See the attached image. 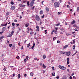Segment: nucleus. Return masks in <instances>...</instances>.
<instances>
[{
	"label": "nucleus",
	"mask_w": 79,
	"mask_h": 79,
	"mask_svg": "<svg viewBox=\"0 0 79 79\" xmlns=\"http://www.w3.org/2000/svg\"><path fill=\"white\" fill-rule=\"evenodd\" d=\"M73 26V27H77V25H76V24H74Z\"/></svg>",
	"instance_id": "obj_31"
},
{
	"label": "nucleus",
	"mask_w": 79,
	"mask_h": 79,
	"mask_svg": "<svg viewBox=\"0 0 79 79\" xmlns=\"http://www.w3.org/2000/svg\"><path fill=\"white\" fill-rule=\"evenodd\" d=\"M40 66H43V64H42V63H41L40 64Z\"/></svg>",
	"instance_id": "obj_62"
},
{
	"label": "nucleus",
	"mask_w": 79,
	"mask_h": 79,
	"mask_svg": "<svg viewBox=\"0 0 79 79\" xmlns=\"http://www.w3.org/2000/svg\"><path fill=\"white\" fill-rule=\"evenodd\" d=\"M76 47V46L75 45H73V50H75V47Z\"/></svg>",
	"instance_id": "obj_19"
},
{
	"label": "nucleus",
	"mask_w": 79,
	"mask_h": 79,
	"mask_svg": "<svg viewBox=\"0 0 79 79\" xmlns=\"http://www.w3.org/2000/svg\"><path fill=\"white\" fill-rule=\"evenodd\" d=\"M45 10L46 11H47L46 13H48V11H49V9L48 7H46L45 8Z\"/></svg>",
	"instance_id": "obj_9"
},
{
	"label": "nucleus",
	"mask_w": 79,
	"mask_h": 79,
	"mask_svg": "<svg viewBox=\"0 0 79 79\" xmlns=\"http://www.w3.org/2000/svg\"><path fill=\"white\" fill-rule=\"evenodd\" d=\"M77 11H79V7H77Z\"/></svg>",
	"instance_id": "obj_44"
},
{
	"label": "nucleus",
	"mask_w": 79,
	"mask_h": 79,
	"mask_svg": "<svg viewBox=\"0 0 79 79\" xmlns=\"http://www.w3.org/2000/svg\"><path fill=\"white\" fill-rule=\"evenodd\" d=\"M33 33V32L31 31L30 32V34L31 35V36H32V34Z\"/></svg>",
	"instance_id": "obj_24"
},
{
	"label": "nucleus",
	"mask_w": 79,
	"mask_h": 79,
	"mask_svg": "<svg viewBox=\"0 0 79 79\" xmlns=\"http://www.w3.org/2000/svg\"><path fill=\"white\" fill-rule=\"evenodd\" d=\"M18 45H19V47H20V46H21V45H20V43H18Z\"/></svg>",
	"instance_id": "obj_59"
},
{
	"label": "nucleus",
	"mask_w": 79,
	"mask_h": 79,
	"mask_svg": "<svg viewBox=\"0 0 79 79\" xmlns=\"http://www.w3.org/2000/svg\"><path fill=\"white\" fill-rule=\"evenodd\" d=\"M10 4H11V5H14V3L13 2L11 1L10 2Z\"/></svg>",
	"instance_id": "obj_29"
},
{
	"label": "nucleus",
	"mask_w": 79,
	"mask_h": 79,
	"mask_svg": "<svg viewBox=\"0 0 79 79\" xmlns=\"http://www.w3.org/2000/svg\"><path fill=\"white\" fill-rule=\"evenodd\" d=\"M60 54H61V55H64V54H65V52H63V51H60Z\"/></svg>",
	"instance_id": "obj_6"
},
{
	"label": "nucleus",
	"mask_w": 79,
	"mask_h": 79,
	"mask_svg": "<svg viewBox=\"0 0 79 79\" xmlns=\"http://www.w3.org/2000/svg\"><path fill=\"white\" fill-rule=\"evenodd\" d=\"M44 15H43L42 17H41V18H44Z\"/></svg>",
	"instance_id": "obj_58"
},
{
	"label": "nucleus",
	"mask_w": 79,
	"mask_h": 79,
	"mask_svg": "<svg viewBox=\"0 0 79 79\" xmlns=\"http://www.w3.org/2000/svg\"><path fill=\"white\" fill-rule=\"evenodd\" d=\"M35 1V0H32L31 2L32 3H34Z\"/></svg>",
	"instance_id": "obj_30"
},
{
	"label": "nucleus",
	"mask_w": 79,
	"mask_h": 79,
	"mask_svg": "<svg viewBox=\"0 0 79 79\" xmlns=\"http://www.w3.org/2000/svg\"><path fill=\"white\" fill-rule=\"evenodd\" d=\"M60 2H55L54 4V6L55 8H58L60 6Z\"/></svg>",
	"instance_id": "obj_1"
},
{
	"label": "nucleus",
	"mask_w": 79,
	"mask_h": 79,
	"mask_svg": "<svg viewBox=\"0 0 79 79\" xmlns=\"http://www.w3.org/2000/svg\"><path fill=\"white\" fill-rule=\"evenodd\" d=\"M30 46V43L29 44H27V47L28 48H29V47Z\"/></svg>",
	"instance_id": "obj_27"
},
{
	"label": "nucleus",
	"mask_w": 79,
	"mask_h": 79,
	"mask_svg": "<svg viewBox=\"0 0 79 79\" xmlns=\"http://www.w3.org/2000/svg\"><path fill=\"white\" fill-rule=\"evenodd\" d=\"M43 58L44 59H45V58H46V56L45 55H43Z\"/></svg>",
	"instance_id": "obj_16"
},
{
	"label": "nucleus",
	"mask_w": 79,
	"mask_h": 79,
	"mask_svg": "<svg viewBox=\"0 0 79 79\" xmlns=\"http://www.w3.org/2000/svg\"><path fill=\"white\" fill-rule=\"evenodd\" d=\"M40 15H42V14H43V11H42V10H41V11H40Z\"/></svg>",
	"instance_id": "obj_25"
},
{
	"label": "nucleus",
	"mask_w": 79,
	"mask_h": 79,
	"mask_svg": "<svg viewBox=\"0 0 79 79\" xmlns=\"http://www.w3.org/2000/svg\"><path fill=\"white\" fill-rule=\"evenodd\" d=\"M3 32H4L3 31H2V32H0V34L1 35H2V34L3 33Z\"/></svg>",
	"instance_id": "obj_38"
},
{
	"label": "nucleus",
	"mask_w": 79,
	"mask_h": 79,
	"mask_svg": "<svg viewBox=\"0 0 79 79\" xmlns=\"http://www.w3.org/2000/svg\"><path fill=\"white\" fill-rule=\"evenodd\" d=\"M56 37H55L53 38V40H56Z\"/></svg>",
	"instance_id": "obj_32"
},
{
	"label": "nucleus",
	"mask_w": 79,
	"mask_h": 79,
	"mask_svg": "<svg viewBox=\"0 0 79 79\" xmlns=\"http://www.w3.org/2000/svg\"><path fill=\"white\" fill-rule=\"evenodd\" d=\"M67 47H68V45H65V46H64V48H67Z\"/></svg>",
	"instance_id": "obj_36"
},
{
	"label": "nucleus",
	"mask_w": 79,
	"mask_h": 79,
	"mask_svg": "<svg viewBox=\"0 0 79 79\" xmlns=\"http://www.w3.org/2000/svg\"><path fill=\"white\" fill-rule=\"evenodd\" d=\"M3 70H4V71H6V69H5V68H4L3 69Z\"/></svg>",
	"instance_id": "obj_63"
},
{
	"label": "nucleus",
	"mask_w": 79,
	"mask_h": 79,
	"mask_svg": "<svg viewBox=\"0 0 79 79\" xmlns=\"http://www.w3.org/2000/svg\"><path fill=\"white\" fill-rule=\"evenodd\" d=\"M55 34H57V30L55 31Z\"/></svg>",
	"instance_id": "obj_42"
},
{
	"label": "nucleus",
	"mask_w": 79,
	"mask_h": 79,
	"mask_svg": "<svg viewBox=\"0 0 79 79\" xmlns=\"http://www.w3.org/2000/svg\"><path fill=\"white\" fill-rule=\"evenodd\" d=\"M12 35H13L12 34H10L9 35H8L7 36V37H11V36H12Z\"/></svg>",
	"instance_id": "obj_23"
},
{
	"label": "nucleus",
	"mask_w": 79,
	"mask_h": 79,
	"mask_svg": "<svg viewBox=\"0 0 79 79\" xmlns=\"http://www.w3.org/2000/svg\"><path fill=\"white\" fill-rule=\"evenodd\" d=\"M45 34H47V30H45Z\"/></svg>",
	"instance_id": "obj_39"
},
{
	"label": "nucleus",
	"mask_w": 79,
	"mask_h": 79,
	"mask_svg": "<svg viewBox=\"0 0 79 79\" xmlns=\"http://www.w3.org/2000/svg\"><path fill=\"white\" fill-rule=\"evenodd\" d=\"M42 67H43L44 68H46V66L44 64H43Z\"/></svg>",
	"instance_id": "obj_15"
},
{
	"label": "nucleus",
	"mask_w": 79,
	"mask_h": 79,
	"mask_svg": "<svg viewBox=\"0 0 79 79\" xmlns=\"http://www.w3.org/2000/svg\"><path fill=\"white\" fill-rule=\"evenodd\" d=\"M30 75L31 76H33V75H34V73H31L30 74Z\"/></svg>",
	"instance_id": "obj_17"
},
{
	"label": "nucleus",
	"mask_w": 79,
	"mask_h": 79,
	"mask_svg": "<svg viewBox=\"0 0 79 79\" xmlns=\"http://www.w3.org/2000/svg\"><path fill=\"white\" fill-rule=\"evenodd\" d=\"M27 61V60H26V59H24V61L25 62V63H26Z\"/></svg>",
	"instance_id": "obj_41"
},
{
	"label": "nucleus",
	"mask_w": 79,
	"mask_h": 79,
	"mask_svg": "<svg viewBox=\"0 0 79 79\" xmlns=\"http://www.w3.org/2000/svg\"><path fill=\"white\" fill-rule=\"evenodd\" d=\"M16 58L17 59H19V56H17V57H16Z\"/></svg>",
	"instance_id": "obj_47"
},
{
	"label": "nucleus",
	"mask_w": 79,
	"mask_h": 79,
	"mask_svg": "<svg viewBox=\"0 0 79 79\" xmlns=\"http://www.w3.org/2000/svg\"><path fill=\"white\" fill-rule=\"evenodd\" d=\"M57 44H59L60 41V40H57Z\"/></svg>",
	"instance_id": "obj_49"
},
{
	"label": "nucleus",
	"mask_w": 79,
	"mask_h": 79,
	"mask_svg": "<svg viewBox=\"0 0 79 79\" xmlns=\"http://www.w3.org/2000/svg\"><path fill=\"white\" fill-rule=\"evenodd\" d=\"M12 45L13 44H9V47H11Z\"/></svg>",
	"instance_id": "obj_46"
},
{
	"label": "nucleus",
	"mask_w": 79,
	"mask_h": 79,
	"mask_svg": "<svg viewBox=\"0 0 79 79\" xmlns=\"http://www.w3.org/2000/svg\"><path fill=\"white\" fill-rule=\"evenodd\" d=\"M25 6H26V5H21V6H20V7H25Z\"/></svg>",
	"instance_id": "obj_14"
},
{
	"label": "nucleus",
	"mask_w": 79,
	"mask_h": 79,
	"mask_svg": "<svg viewBox=\"0 0 79 79\" xmlns=\"http://www.w3.org/2000/svg\"><path fill=\"white\" fill-rule=\"evenodd\" d=\"M52 76H55V73H52Z\"/></svg>",
	"instance_id": "obj_28"
},
{
	"label": "nucleus",
	"mask_w": 79,
	"mask_h": 79,
	"mask_svg": "<svg viewBox=\"0 0 79 79\" xmlns=\"http://www.w3.org/2000/svg\"><path fill=\"white\" fill-rule=\"evenodd\" d=\"M33 5H34V3L31 2L30 4V6L32 7Z\"/></svg>",
	"instance_id": "obj_12"
},
{
	"label": "nucleus",
	"mask_w": 79,
	"mask_h": 79,
	"mask_svg": "<svg viewBox=\"0 0 79 79\" xmlns=\"http://www.w3.org/2000/svg\"><path fill=\"white\" fill-rule=\"evenodd\" d=\"M27 6H29V2H27Z\"/></svg>",
	"instance_id": "obj_33"
},
{
	"label": "nucleus",
	"mask_w": 79,
	"mask_h": 79,
	"mask_svg": "<svg viewBox=\"0 0 79 79\" xmlns=\"http://www.w3.org/2000/svg\"><path fill=\"white\" fill-rule=\"evenodd\" d=\"M56 78L57 79H59V76H58L57 77H56Z\"/></svg>",
	"instance_id": "obj_56"
},
{
	"label": "nucleus",
	"mask_w": 79,
	"mask_h": 79,
	"mask_svg": "<svg viewBox=\"0 0 79 79\" xmlns=\"http://www.w3.org/2000/svg\"><path fill=\"white\" fill-rule=\"evenodd\" d=\"M25 27H27L28 26V25H27V24H26L25 25Z\"/></svg>",
	"instance_id": "obj_43"
},
{
	"label": "nucleus",
	"mask_w": 79,
	"mask_h": 79,
	"mask_svg": "<svg viewBox=\"0 0 79 79\" xmlns=\"http://www.w3.org/2000/svg\"><path fill=\"white\" fill-rule=\"evenodd\" d=\"M13 33H14V31H11V34H12V35H13Z\"/></svg>",
	"instance_id": "obj_35"
},
{
	"label": "nucleus",
	"mask_w": 79,
	"mask_h": 79,
	"mask_svg": "<svg viewBox=\"0 0 79 79\" xmlns=\"http://www.w3.org/2000/svg\"><path fill=\"white\" fill-rule=\"evenodd\" d=\"M60 30L61 31H63V32H64V29H63V28H61Z\"/></svg>",
	"instance_id": "obj_26"
},
{
	"label": "nucleus",
	"mask_w": 79,
	"mask_h": 79,
	"mask_svg": "<svg viewBox=\"0 0 79 79\" xmlns=\"http://www.w3.org/2000/svg\"><path fill=\"white\" fill-rule=\"evenodd\" d=\"M66 55L67 56H69L71 54V52H66Z\"/></svg>",
	"instance_id": "obj_7"
},
{
	"label": "nucleus",
	"mask_w": 79,
	"mask_h": 79,
	"mask_svg": "<svg viewBox=\"0 0 79 79\" xmlns=\"http://www.w3.org/2000/svg\"><path fill=\"white\" fill-rule=\"evenodd\" d=\"M58 67L60 69H62L63 70H65V69H66V67L60 65H59Z\"/></svg>",
	"instance_id": "obj_2"
},
{
	"label": "nucleus",
	"mask_w": 79,
	"mask_h": 79,
	"mask_svg": "<svg viewBox=\"0 0 79 79\" xmlns=\"http://www.w3.org/2000/svg\"><path fill=\"white\" fill-rule=\"evenodd\" d=\"M36 28H37V29L36 30V31H39V27L38 26H37L36 27Z\"/></svg>",
	"instance_id": "obj_5"
},
{
	"label": "nucleus",
	"mask_w": 79,
	"mask_h": 79,
	"mask_svg": "<svg viewBox=\"0 0 79 79\" xmlns=\"http://www.w3.org/2000/svg\"><path fill=\"white\" fill-rule=\"evenodd\" d=\"M34 8H35V6H33V7H31V10H34Z\"/></svg>",
	"instance_id": "obj_20"
},
{
	"label": "nucleus",
	"mask_w": 79,
	"mask_h": 79,
	"mask_svg": "<svg viewBox=\"0 0 79 79\" xmlns=\"http://www.w3.org/2000/svg\"><path fill=\"white\" fill-rule=\"evenodd\" d=\"M15 75H16V74H15V73H14L13 74V77H14V76H15Z\"/></svg>",
	"instance_id": "obj_51"
},
{
	"label": "nucleus",
	"mask_w": 79,
	"mask_h": 79,
	"mask_svg": "<svg viewBox=\"0 0 79 79\" xmlns=\"http://www.w3.org/2000/svg\"><path fill=\"white\" fill-rule=\"evenodd\" d=\"M18 79H19L20 77H21V75H20V74L19 73V74H18Z\"/></svg>",
	"instance_id": "obj_13"
},
{
	"label": "nucleus",
	"mask_w": 79,
	"mask_h": 79,
	"mask_svg": "<svg viewBox=\"0 0 79 79\" xmlns=\"http://www.w3.org/2000/svg\"><path fill=\"white\" fill-rule=\"evenodd\" d=\"M6 15H10V13L8 12H7L6 13Z\"/></svg>",
	"instance_id": "obj_37"
},
{
	"label": "nucleus",
	"mask_w": 79,
	"mask_h": 79,
	"mask_svg": "<svg viewBox=\"0 0 79 79\" xmlns=\"http://www.w3.org/2000/svg\"><path fill=\"white\" fill-rule=\"evenodd\" d=\"M14 21L15 22H18V20H17L16 19H15L14 20Z\"/></svg>",
	"instance_id": "obj_45"
},
{
	"label": "nucleus",
	"mask_w": 79,
	"mask_h": 79,
	"mask_svg": "<svg viewBox=\"0 0 79 79\" xmlns=\"http://www.w3.org/2000/svg\"><path fill=\"white\" fill-rule=\"evenodd\" d=\"M35 43H33V46L31 47V49H33L34 48V46H35Z\"/></svg>",
	"instance_id": "obj_11"
},
{
	"label": "nucleus",
	"mask_w": 79,
	"mask_h": 79,
	"mask_svg": "<svg viewBox=\"0 0 79 79\" xmlns=\"http://www.w3.org/2000/svg\"><path fill=\"white\" fill-rule=\"evenodd\" d=\"M16 25L17 26H18H18H19V24H16Z\"/></svg>",
	"instance_id": "obj_55"
},
{
	"label": "nucleus",
	"mask_w": 79,
	"mask_h": 79,
	"mask_svg": "<svg viewBox=\"0 0 79 79\" xmlns=\"http://www.w3.org/2000/svg\"><path fill=\"white\" fill-rule=\"evenodd\" d=\"M34 60H37V58L36 57H35L34 58Z\"/></svg>",
	"instance_id": "obj_60"
},
{
	"label": "nucleus",
	"mask_w": 79,
	"mask_h": 79,
	"mask_svg": "<svg viewBox=\"0 0 79 79\" xmlns=\"http://www.w3.org/2000/svg\"><path fill=\"white\" fill-rule=\"evenodd\" d=\"M12 26H15V24L14 23H12Z\"/></svg>",
	"instance_id": "obj_34"
},
{
	"label": "nucleus",
	"mask_w": 79,
	"mask_h": 79,
	"mask_svg": "<svg viewBox=\"0 0 79 79\" xmlns=\"http://www.w3.org/2000/svg\"><path fill=\"white\" fill-rule=\"evenodd\" d=\"M74 73H73L72 75L71 76H74Z\"/></svg>",
	"instance_id": "obj_61"
},
{
	"label": "nucleus",
	"mask_w": 79,
	"mask_h": 79,
	"mask_svg": "<svg viewBox=\"0 0 79 79\" xmlns=\"http://www.w3.org/2000/svg\"><path fill=\"white\" fill-rule=\"evenodd\" d=\"M4 38V36H1L0 37V40H2V39Z\"/></svg>",
	"instance_id": "obj_22"
},
{
	"label": "nucleus",
	"mask_w": 79,
	"mask_h": 79,
	"mask_svg": "<svg viewBox=\"0 0 79 79\" xmlns=\"http://www.w3.org/2000/svg\"><path fill=\"white\" fill-rule=\"evenodd\" d=\"M5 30H6V27H3L2 31V32H4Z\"/></svg>",
	"instance_id": "obj_4"
},
{
	"label": "nucleus",
	"mask_w": 79,
	"mask_h": 79,
	"mask_svg": "<svg viewBox=\"0 0 79 79\" xmlns=\"http://www.w3.org/2000/svg\"><path fill=\"white\" fill-rule=\"evenodd\" d=\"M27 29L28 30L27 33H29V28H27Z\"/></svg>",
	"instance_id": "obj_21"
},
{
	"label": "nucleus",
	"mask_w": 79,
	"mask_h": 79,
	"mask_svg": "<svg viewBox=\"0 0 79 79\" xmlns=\"http://www.w3.org/2000/svg\"><path fill=\"white\" fill-rule=\"evenodd\" d=\"M35 19L36 20L38 21H40V18H39V16L37 15H36Z\"/></svg>",
	"instance_id": "obj_3"
},
{
	"label": "nucleus",
	"mask_w": 79,
	"mask_h": 79,
	"mask_svg": "<svg viewBox=\"0 0 79 79\" xmlns=\"http://www.w3.org/2000/svg\"><path fill=\"white\" fill-rule=\"evenodd\" d=\"M15 9V7L14 6H12L11 8V10H13Z\"/></svg>",
	"instance_id": "obj_8"
},
{
	"label": "nucleus",
	"mask_w": 79,
	"mask_h": 79,
	"mask_svg": "<svg viewBox=\"0 0 79 79\" xmlns=\"http://www.w3.org/2000/svg\"><path fill=\"white\" fill-rule=\"evenodd\" d=\"M44 1H42V2L41 3L42 5H44Z\"/></svg>",
	"instance_id": "obj_52"
},
{
	"label": "nucleus",
	"mask_w": 79,
	"mask_h": 79,
	"mask_svg": "<svg viewBox=\"0 0 79 79\" xmlns=\"http://www.w3.org/2000/svg\"><path fill=\"white\" fill-rule=\"evenodd\" d=\"M7 24H8L7 23H6V24H4L3 25V26H7Z\"/></svg>",
	"instance_id": "obj_40"
},
{
	"label": "nucleus",
	"mask_w": 79,
	"mask_h": 79,
	"mask_svg": "<svg viewBox=\"0 0 79 79\" xmlns=\"http://www.w3.org/2000/svg\"><path fill=\"white\" fill-rule=\"evenodd\" d=\"M52 70H54V67H52Z\"/></svg>",
	"instance_id": "obj_53"
},
{
	"label": "nucleus",
	"mask_w": 79,
	"mask_h": 79,
	"mask_svg": "<svg viewBox=\"0 0 79 79\" xmlns=\"http://www.w3.org/2000/svg\"><path fill=\"white\" fill-rule=\"evenodd\" d=\"M69 64V61H67V64Z\"/></svg>",
	"instance_id": "obj_48"
},
{
	"label": "nucleus",
	"mask_w": 79,
	"mask_h": 79,
	"mask_svg": "<svg viewBox=\"0 0 79 79\" xmlns=\"http://www.w3.org/2000/svg\"><path fill=\"white\" fill-rule=\"evenodd\" d=\"M62 79H67V78H66V77H65V78H63Z\"/></svg>",
	"instance_id": "obj_64"
},
{
	"label": "nucleus",
	"mask_w": 79,
	"mask_h": 79,
	"mask_svg": "<svg viewBox=\"0 0 79 79\" xmlns=\"http://www.w3.org/2000/svg\"><path fill=\"white\" fill-rule=\"evenodd\" d=\"M28 58H29V57L28 56H27L26 57V59L27 60H28Z\"/></svg>",
	"instance_id": "obj_50"
},
{
	"label": "nucleus",
	"mask_w": 79,
	"mask_h": 79,
	"mask_svg": "<svg viewBox=\"0 0 79 79\" xmlns=\"http://www.w3.org/2000/svg\"><path fill=\"white\" fill-rule=\"evenodd\" d=\"M69 79H73V77H71V76H70V77H69Z\"/></svg>",
	"instance_id": "obj_57"
},
{
	"label": "nucleus",
	"mask_w": 79,
	"mask_h": 79,
	"mask_svg": "<svg viewBox=\"0 0 79 79\" xmlns=\"http://www.w3.org/2000/svg\"><path fill=\"white\" fill-rule=\"evenodd\" d=\"M73 44H75V40H73Z\"/></svg>",
	"instance_id": "obj_54"
},
{
	"label": "nucleus",
	"mask_w": 79,
	"mask_h": 79,
	"mask_svg": "<svg viewBox=\"0 0 79 79\" xmlns=\"http://www.w3.org/2000/svg\"><path fill=\"white\" fill-rule=\"evenodd\" d=\"M66 35H67V36H68V35H71V34H69L68 33H67L66 34Z\"/></svg>",
	"instance_id": "obj_18"
},
{
	"label": "nucleus",
	"mask_w": 79,
	"mask_h": 79,
	"mask_svg": "<svg viewBox=\"0 0 79 79\" xmlns=\"http://www.w3.org/2000/svg\"><path fill=\"white\" fill-rule=\"evenodd\" d=\"M75 23H76V21L74 20H73L72 22L71 23L72 24H75Z\"/></svg>",
	"instance_id": "obj_10"
}]
</instances>
